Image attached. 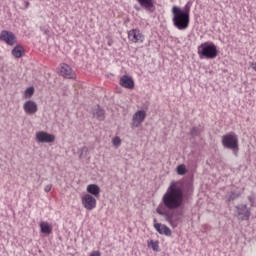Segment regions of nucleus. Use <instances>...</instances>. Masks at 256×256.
Masks as SVG:
<instances>
[{
    "label": "nucleus",
    "mask_w": 256,
    "mask_h": 256,
    "mask_svg": "<svg viewBox=\"0 0 256 256\" xmlns=\"http://www.w3.org/2000/svg\"><path fill=\"white\" fill-rule=\"evenodd\" d=\"M185 187L188 193H193V184L183 181L171 182L156 208V213L164 217L165 221L175 229L179 225V216H183L181 209L185 205ZM172 211V212H171Z\"/></svg>",
    "instance_id": "nucleus-1"
},
{
    "label": "nucleus",
    "mask_w": 256,
    "mask_h": 256,
    "mask_svg": "<svg viewBox=\"0 0 256 256\" xmlns=\"http://www.w3.org/2000/svg\"><path fill=\"white\" fill-rule=\"evenodd\" d=\"M191 7H193V1L191 0L186 3L183 9L179 6L172 7V22L174 27L179 29V31L189 29V23L191 21Z\"/></svg>",
    "instance_id": "nucleus-2"
},
{
    "label": "nucleus",
    "mask_w": 256,
    "mask_h": 256,
    "mask_svg": "<svg viewBox=\"0 0 256 256\" xmlns=\"http://www.w3.org/2000/svg\"><path fill=\"white\" fill-rule=\"evenodd\" d=\"M198 55L200 59H216L219 50H217L215 43L207 41L198 46Z\"/></svg>",
    "instance_id": "nucleus-3"
},
{
    "label": "nucleus",
    "mask_w": 256,
    "mask_h": 256,
    "mask_svg": "<svg viewBox=\"0 0 256 256\" xmlns=\"http://www.w3.org/2000/svg\"><path fill=\"white\" fill-rule=\"evenodd\" d=\"M222 145L224 149H231L235 157L239 155V137L235 132H230L222 136Z\"/></svg>",
    "instance_id": "nucleus-4"
},
{
    "label": "nucleus",
    "mask_w": 256,
    "mask_h": 256,
    "mask_svg": "<svg viewBox=\"0 0 256 256\" xmlns=\"http://www.w3.org/2000/svg\"><path fill=\"white\" fill-rule=\"evenodd\" d=\"M139 5H135L134 9L136 11H141V8L144 9L147 13H155V0H137Z\"/></svg>",
    "instance_id": "nucleus-5"
},
{
    "label": "nucleus",
    "mask_w": 256,
    "mask_h": 256,
    "mask_svg": "<svg viewBox=\"0 0 256 256\" xmlns=\"http://www.w3.org/2000/svg\"><path fill=\"white\" fill-rule=\"evenodd\" d=\"M146 117H147V112H145V110H138L132 116V123H131L132 129H137L138 127H141V124L143 123V121H145Z\"/></svg>",
    "instance_id": "nucleus-6"
},
{
    "label": "nucleus",
    "mask_w": 256,
    "mask_h": 256,
    "mask_svg": "<svg viewBox=\"0 0 256 256\" xmlns=\"http://www.w3.org/2000/svg\"><path fill=\"white\" fill-rule=\"evenodd\" d=\"M0 41H3L6 43V45L13 46L15 43H17V36H15L11 31L2 30L0 32Z\"/></svg>",
    "instance_id": "nucleus-7"
},
{
    "label": "nucleus",
    "mask_w": 256,
    "mask_h": 256,
    "mask_svg": "<svg viewBox=\"0 0 256 256\" xmlns=\"http://www.w3.org/2000/svg\"><path fill=\"white\" fill-rule=\"evenodd\" d=\"M60 75L64 79H77V73L69 66L67 63H62L60 65Z\"/></svg>",
    "instance_id": "nucleus-8"
},
{
    "label": "nucleus",
    "mask_w": 256,
    "mask_h": 256,
    "mask_svg": "<svg viewBox=\"0 0 256 256\" xmlns=\"http://www.w3.org/2000/svg\"><path fill=\"white\" fill-rule=\"evenodd\" d=\"M82 205L87 211H93L97 207V199L91 196V194H86L82 197Z\"/></svg>",
    "instance_id": "nucleus-9"
},
{
    "label": "nucleus",
    "mask_w": 256,
    "mask_h": 256,
    "mask_svg": "<svg viewBox=\"0 0 256 256\" xmlns=\"http://www.w3.org/2000/svg\"><path fill=\"white\" fill-rule=\"evenodd\" d=\"M238 217L241 221H249L251 217V209L247 208V204L236 206Z\"/></svg>",
    "instance_id": "nucleus-10"
},
{
    "label": "nucleus",
    "mask_w": 256,
    "mask_h": 256,
    "mask_svg": "<svg viewBox=\"0 0 256 256\" xmlns=\"http://www.w3.org/2000/svg\"><path fill=\"white\" fill-rule=\"evenodd\" d=\"M36 141L38 143H53L55 142V135L45 131H39L36 133Z\"/></svg>",
    "instance_id": "nucleus-11"
},
{
    "label": "nucleus",
    "mask_w": 256,
    "mask_h": 256,
    "mask_svg": "<svg viewBox=\"0 0 256 256\" xmlns=\"http://www.w3.org/2000/svg\"><path fill=\"white\" fill-rule=\"evenodd\" d=\"M128 39L132 43H143V41H145V37L139 29H132L128 31Z\"/></svg>",
    "instance_id": "nucleus-12"
},
{
    "label": "nucleus",
    "mask_w": 256,
    "mask_h": 256,
    "mask_svg": "<svg viewBox=\"0 0 256 256\" xmlns=\"http://www.w3.org/2000/svg\"><path fill=\"white\" fill-rule=\"evenodd\" d=\"M154 229L159 233V235H165L166 237H171L172 232L169 226L157 222V219L154 218Z\"/></svg>",
    "instance_id": "nucleus-13"
},
{
    "label": "nucleus",
    "mask_w": 256,
    "mask_h": 256,
    "mask_svg": "<svg viewBox=\"0 0 256 256\" xmlns=\"http://www.w3.org/2000/svg\"><path fill=\"white\" fill-rule=\"evenodd\" d=\"M119 83L124 89H135V80L131 76L123 75Z\"/></svg>",
    "instance_id": "nucleus-14"
},
{
    "label": "nucleus",
    "mask_w": 256,
    "mask_h": 256,
    "mask_svg": "<svg viewBox=\"0 0 256 256\" xmlns=\"http://www.w3.org/2000/svg\"><path fill=\"white\" fill-rule=\"evenodd\" d=\"M23 109L27 115H35V112L38 111L37 103L33 100H28L24 103Z\"/></svg>",
    "instance_id": "nucleus-15"
},
{
    "label": "nucleus",
    "mask_w": 256,
    "mask_h": 256,
    "mask_svg": "<svg viewBox=\"0 0 256 256\" xmlns=\"http://www.w3.org/2000/svg\"><path fill=\"white\" fill-rule=\"evenodd\" d=\"M87 193L89 195L94 196V197H99L101 193V188L97 184H89L86 188Z\"/></svg>",
    "instance_id": "nucleus-16"
},
{
    "label": "nucleus",
    "mask_w": 256,
    "mask_h": 256,
    "mask_svg": "<svg viewBox=\"0 0 256 256\" xmlns=\"http://www.w3.org/2000/svg\"><path fill=\"white\" fill-rule=\"evenodd\" d=\"M93 117H96L98 121H105V110L101 106H97L93 109Z\"/></svg>",
    "instance_id": "nucleus-17"
},
{
    "label": "nucleus",
    "mask_w": 256,
    "mask_h": 256,
    "mask_svg": "<svg viewBox=\"0 0 256 256\" xmlns=\"http://www.w3.org/2000/svg\"><path fill=\"white\" fill-rule=\"evenodd\" d=\"M12 55H13V57H15V59H21V57H23V55H25V48H23V46H21V45H16L12 49Z\"/></svg>",
    "instance_id": "nucleus-18"
},
{
    "label": "nucleus",
    "mask_w": 256,
    "mask_h": 256,
    "mask_svg": "<svg viewBox=\"0 0 256 256\" xmlns=\"http://www.w3.org/2000/svg\"><path fill=\"white\" fill-rule=\"evenodd\" d=\"M205 131V127L201 124L194 126L190 129V135L195 139V137H200L201 133Z\"/></svg>",
    "instance_id": "nucleus-19"
},
{
    "label": "nucleus",
    "mask_w": 256,
    "mask_h": 256,
    "mask_svg": "<svg viewBox=\"0 0 256 256\" xmlns=\"http://www.w3.org/2000/svg\"><path fill=\"white\" fill-rule=\"evenodd\" d=\"M40 231L44 235H51L53 233V226L48 224V222H40Z\"/></svg>",
    "instance_id": "nucleus-20"
},
{
    "label": "nucleus",
    "mask_w": 256,
    "mask_h": 256,
    "mask_svg": "<svg viewBox=\"0 0 256 256\" xmlns=\"http://www.w3.org/2000/svg\"><path fill=\"white\" fill-rule=\"evenodd\" d=\"M241 197V191H231L226 195V199L229 203L231 201H235V199H239Z\"/></svg>",
    "instance_id": "nucleus-21"
},
{
    "label": "nucleus",
    "mask_w": 256,
    "mask_h": 256,
    "mask_svg": "<svg viewBox=\"0 0 256 256\" xmlns=\"http://www.w3.org/2000/svg\"><path fill=\"white\" fill-rule=\"evenodd\" d=\"M35 93V87L31 86L24 92V99H31Z\"/></svg>",
    "instance_id": "nucleus-22"
},
{
    "label": "nucleus",
    "mask_w": 256,
    "mask_h": 256,
    "mask_svg": "<svg viewBox=\"0 0 256 256\" xmlns=\"http://www.w3.org/2000/svg\"><path fill=\"white\" fill-rule=\"evenodd\" d=\"M176 173L178 175H185L187 173V166L185 164H180L176 168Z\"/></svg>",
    "instance_id": "nucleus-23"
},
{
    "label": "nucleus",
    "mask_w": 256,
    "mask_h": 256,
    "mask_svg": "<svg viewBox=\"0 0 256 256\" xmlns=\"http://www.w3.org/2000/svg\"><path fill=\"white\" fill-rule=\"evenodd\" d=\"M148 247H151L156 252H159V241H153L151 240L150 243H148Z\"/></svg>",
    "instance_id": "nucleus-24"
},
{
    "label": "nucleus",
    "mask_w": 256,
    "mask_h": 256,
    "mask_svg": "<svg viewBox=\"0 0 256 256\" xmlns=\"http://www.w3.org/2000/svg\"><path fill=\"white\" fill-rule=\"evenodd\" d=\"M112 143L114 147H120L121 146V138L116 136L113 138Z\"/></svg>",
    "instance_id": "nucleus-25"
},
{
    "label": "nucleus",
    "mask_w": 256,
    "mask_h": 256,
    "mask_svg": "<svg viewBox=\"0 0 256 256\" xmlns=\"http://www.w3.org/2000/svg\"><path fill=\"white\" fill-rule=\"evenodd\" d=\"M87 153H89V148H87V146L82 147L80 152V158L87 157Z\"/></svg>",
    "instance_id": "nucleus-26"
},
{
    "label": "nucleus",
    "mask_w": 256,
    "mask_h": 256,
    "mask_svg": "<svg viewBox=\"0 0 256 256\" xmlns=\"http://www.w3.org/2000/svg\"><path fill=\"white\" fill-rule=\"evenodd\" d=\"M51 189H53V185L48 184L47 186H45L44 191H45V193H49V191H51Z\"/></svg>",
    "instance_id": "nucleus-27"
},
{
    "label": "nucleus",
    "mask_w": 256,
    "mask_h": 256,
    "mask_svg": "<svg viewBox=\"0 0 256 256\" xmlns=\"http://www.w3.org/2000/svg\"><path fill=\"white\" fill-rule=\"evenodd\" d=\"M89 256H101V252L99 250L92 251Z\"/></svg>",
    "instance_id": "nucleus-28"
},
{
    "label": "nucleus",
    "mask_w": 256,
    "mask_h": 256,
    "mask_svg": "<svg viewBox=\"0 0 256 256\" xmlns=\"http://www.w3.org/2000/svg\"><path fill=\"white\" fill-rule=\"evenodd\" d=\"M248 201H250L251 207H255V199H253V197L248 196Z\"/></svg>",
    "instance_id": "nucleus-29"
},
{
    "label": "nucleus",
    "mask_w": 256,
    "mask_h": 256,
    "mask_svg": "<svg viewBox=\"0 0 256 256\" xmlns=\"http://www.w3.org/2000/svg\"><path fill=\"white\" fill-rule=\"evenodd\" d=\"M24 5H25V9H28L30 5L29 1H24Z\"/></svg>",
    "instance_id": "nucleus-30"
},
{
    "label": "nucleus",
    "mask_w": 256,
    "mask_h": 256,
    "mask_svg": "<svg viewBox=\"0 0 256 256\" xmlns=\"http://www.w3.org/2000/svg\"><path fill=\"white\" fill-rule=\"evenodd\" d=\"M250 67H252L253 71H256V62H255V63H252V64L250 65Z\"/></svg>",
    "instance_id": "nucleus-31"
},
{
    "label": "nucleus",
    "mask_w": 256,
    "mask_h": 256,
    "mask_svg": "<svg viewBox=\"0 0 256 256\" xmlns=\"http://www.w3.org/2000/svg\"><path fill=\"white\" fill-rule=\"evenodd\" d=\"M113 45V40L108 41V46L111 47Z\"/></svg>",
    "instance_id": "nucleus-32"
}]
</instances>
